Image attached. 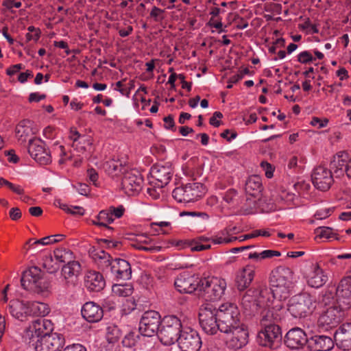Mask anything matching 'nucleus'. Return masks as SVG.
<instances>
[{
    "label": "nucleus",
    "instance_id": "e433bc0d",
    "mask_svg": "<svg viewBox=\"0 0 351 351\" xmlns=\"http://www.w3.org/2000/svg\"><path fill=\"white\" fill-rule=\"evenodd\" d=\"M245 190L250 195L256 196L262 190L261 177L256 175L250 176L245 182Z\"/></svg>",
    "mask_w": 351,
    "mask_h": 351
},
{
    "label": "nucleus",
    "instance_id": "473e14b6",
    "mask_svg": "<svg viewBox=\"0 0 351 351\" xmlns=\"http://www.w3.org/2000/svg\"><path fill=\"white\" fill-rule=\"evenodd\" d=\"M84 285L90 291H100L106 285L105 280L98 271H88L84 277Z\"/></svg>",
    "mask_w": 351,
    "mask_h": 351
},
{
    "label": "nucleus",
    "instance_id": "c03bdc74",
    "mask_svg": "<svg viewBox=\"0 0 351 351\" xmlns=\"http://www.w3.org/2000/svg\"><path fill=\"white\" fill-rule=\"evenodd\" d=\"M53 254L55 258L60 263L69 262L73 257L71 251L66 248H58L54 250Z\"/></svg>",
    "mask_w": 351,
    "mask_h": 351
},
{
    "label": "nucleus",
    "instance_id": "4468645a",
    "mask_svg": "<svg viewBox=\"0 0 351 351\" xmlns=\"http://www.w3.org/2000/svg\"><path fill=\"white\" fill-rule=\"evenodd\" d=\"M161 322L160 315L157 311H145L139 322V332L145 337H153L158 334Z\"/></svg>",
    "mask_w": 351,
    "mask_h": 351
},
{
    "label": "nucleus",
    "instance_id": "6e6d98bb",
    "mask_svg": "<svg viewBox=\"0 0 351 351\" xmlns=\"http://www.w3.org/2000/svg\"><path fill=\"white\" fill-rule=\"evenodd\" d=\"M237 237H232V238H223L221 236H215L211 237V241L214 244H227L231 243L232 241L237 240Z\"/></svg>",
    "mask_w": 351,
    "mask_h": 351
},
{
    "label": "nucleus",
    "instance_id": "c85d7f7f",
    "mask_svg": "<svg viewBox=\"0 0 351 351\" xmlns=\"http://www.w3.org/2000/svg\"><path fill=\"white\" fill-rule=\"evenodd\" d=\"M81 272V265L78 261H69L64 265L61 271L62 277L67 287L74 286Z\"/></svg>",
    "mask_w": 351,
    "mask_h": 351
},
{
    "label": "nucleus",
    "instance_id": "2f4dec72",
    "mask_svg": "<svg viewBox=\"0 0 351 351\" xmlns=\"http://www.w3.org/2000/svg\"><path fill=\"white\" fill-rule=\"evenodd\" d=\"M307 346L312 351H328L333 348L334 341L326 335H314L308 339Z\"/></svg>",
    "mask_w": 351,
    "mask_h": 351
},
{
    "label": "nucleus",
    "instance_id": "864d4df0",
    "mask_svg": "<svg viewBox=\"0 0 351 351\" xmlns=\"http://www.w3.org/2000/svg\"><path fill=\"white\" fill-rule=\"evenodd\" d=\"M132 245L136 249H138L139 250L147 251V252H159L161 249V247H158V246H149V247L145 246L144 244H143L138 240L136 241V243H134Z\"/></svg>",
    "mask_w": 351,
    "mask_h": 351
},
{
    "label": "nucleus",
    "instance_id": "72a5a7b5",
    "mask_svg": "<svg viewBox=\"0 0 351 351\" xmlns=\"http://www.w3.org/2000/svg\"><path fill=\"white\" fill-rule=\"evenodd\" d=\"M8 309L12 317L20 321H25L29 316V302L19 300H10Z\"/></svg>",
    "mask_w": 351,
    "mask_h": 351
},
{
    "label": "nucleus",
    "instance_id": "2eb2a0df",
    "mask_svg": "<svg viewBox=\"0 0 351 351\" xmlns=\"http://www.w3.org/2000/svg\"><path fill=\"white\" fill-rule=\"evenodd\" d=\"M202 279L197 274L184 271L177 276L174 285L179 292L192 293L196 290L199 291Z\"/></svg>",
    "mask_w": 351,
    "mask_h": 351
},
{
    "label": "nucleus",
    "instance_id": "f257e3e1",
    "mask_svg": "<svg viewBox=\"0 0 351 351\" xmlns=\"http://www.w3.org/2000/svg\"><path fill=\"white\" fill-rule=\"evenodd\" d=\"M293 273L286 267H278L271 271L269 282L271 286L272 297L282 300L287 299L293 287Z\"/></svg>",
    "mask_w": 351,
    "mask_h": 351
},
{
    "label": "nucleus",
    "instance_id": "1a4fd4ad",
    "mask_svg": "<svg viewBox=\"0 0 351 351\" xmlns=\"http://www.w3.org/2000/svg\"><path fill=\"white\" fill-rule=\"evenodd\" d=\"M199 321L202 330L207 334L214 335L218 330L221 331L217 308L210 304L200 308Z\"/></svg>",
    "mask_w": 351,
    "mask_h": 351
},
{
    "label": "nucleus",
    "instance_id": "c9c22d12",
    "mask_svg": "<svg viewBox=\"0 0 351 351\" xmlns=\"http://www.w3.org/2000/svg\"><path fill=\"white\" fill-rule=\"evenodd\" d=\"M105 171L112 177H119L125 173L128 167L119 160H110L104 165Z\"/></svg>",
    "mask_w": 351,
    "mask_h": 351
},
{
    "label": "nucleus",
    "instance_id": "5fc2aeb1",
    "mask_svg": "<svg viewBox=\"0 0 351 351\" xmlns=\"http://www.w3.org/2000/svg\"><path fill=\"white\" fill-rule=\"evenodd\" d=\"M328 123V120L327 119H322L317 117H314L312 118L310 124L312 126L317 128V129H320L326 127Z\"/></svg>",
    "mask_w": 351,
    "mask_h": 351
},
{
    "label": "nucleus",
    "instance_id": "58836bf2",
    "mask_svg": "<svg viewBox=\"0 0 351 351\" xmlns=\"http://www.w3.org/2000/svg\"><path fill=\"white\" fill-rule=\"evenodd\" d=\"M50 308L47 304L39 302H29V316L44 317L49 314Z\"/></svg>",
    "mask_w": 351,
    "mask_h": 351
},
{
    "label": "nucleus",
    "instance_id": "de8ad7c7",
    "mask_svg": "<svg viewBox=\"0 0 351 351\" xmlns=\"http://www.w3.org/2000/svg\"><path fill=\"white\" fill-rule=\"evenodd\" d=\"M60 207L63 210L73 215L82 216L85 213L84 208L78 206H68L63 204L60 205Z\"/></svg>",
    "mask_w": 351,
    "mask_h": 351
},
{
    "label": "nucleus",
    "instance_id": "7ed1b4c3",
    "mask_svg": "<svg viewBox=\"0 0 351 351\" xmlns=\"http://www.w3.org/2000/svg\"><path fill=\"white\" fill-rule=\"evenodd\" d=\"M182 324L180 319L174 315L165 316L157 334L159 340L165 346H171L178 339L181 332Z\"/></svg>",
    "mask_w": 351,
    "mask_h": 351
},
{
    "label": "nucleus",
    "instance_id": "8fccbe9b",
    "mask_svg": "<svg viewBox=\"0 0 351 351\" xmlns=\"http://www.w3.org/2000/svg\"><path fill=\"white\" fill-rule=\"evenodd\" d=\"M318 24L319 23H301L299 27L300 29L305 31L306 34H317L319 32Z\"/></svg>",
    "mask_w": 351,
    "mask_h": 351
},
{
    "label": "nucleus",
    "instance_id": "20e7f679",
    "mask_svg": "<svg viewBox=\"0 0 351 351\" xmlns=\"http://www.w3.org/2000/svg\"><path fill=\"white\" fill-rule=\"evenodd\" d=\"M346 307L341 304H333L326 308L317 319V327L322 330H328L336 327L346 315Z\"/></svg>",
    "mask_w": 351,
    "mask_h": 351
},
{
    "label": "nucleus",
    "instance_id": "aec40b11",
    "mask_svg": "<svg viewBox=\"0 0 351 351\" xmlns=\"http://www.w3.org/2000/svg\"><path fill=\"white\" fill-rule=\"evenodd\" d=\"M143 182V177L138 171L128 169L122 178V189L128 195H134L141 191Z\"/></svg>",
    "mask_w": 351,
    "mask_h": 351
},
{
    "label": "nucleus",
    "instance_id": "79ce46f5",
    "mask_svg": "<svg viewBox=\"0 0 351 351\" xmlns=\"http://www.w3.org/2000/svg\"><path fill=\"white\" fill-rule=\"evenodd\" d=\"M99 218L100 219L99 227H104L108 232H111L113 228L108 226L112 223L114 219L111 216L108 210H103L99 213Z\"/></svg>",
    "mask_w": 351,
    "mask_h": 351
},
{
    "label": "nucleus",
    "instance_id": "338daca9",
    "mask_svg": "<svg viewBox=\"0 0 351 351\" xmlns=\"http://www.w3.org/2000/svg\"><path fill=\"white\" fill-rule=\"evenodd\" d=\"M237 191L234 190V189H229L228 191H227L224 195H223V200L225 202H226L227 203L230 204L231 202H232L234 198L236 197L237 195Z\"/></svg>",
    "mask_w": 351,
    "mask_h": 351
},
{
    "label": "nucleus",
    "instance_id": "4d7b16f0",
    "mask_svg": "<svg viewBox=\"0 0 351 351\" xmlns=\"http://www.w3.org/2000/svg\"><path fill=\"white\" fill-rule=\"evenodd\" d=\"M287 167L289 169L293 170V172L300 171L301 166L298 164V158L297 156H293L290 158L287 164Z\"/></svg>",
    "mask_w": 351,
    "mask_h": 351
},
{
    "label": "nucleus",
    "instance_id": "ea45409f",
    "mask_svg": "<svg viewBox=\"0 0 351 351\" xmlns=\"http://www.w3.org/2000/svg\"><path fill=\"white\" fill-rule=\"evenodd\" d=\"M73 147L78 152L85 155V158H88L92 150V142L88 137L82 138V140L73 145Z\"/></svg>",
    "mask_w": 351,
    "mask_h": 351
},
{
    "label": "nucleus",
    "instance_id": "f03ea898",
    "mask_svg": "<svg viewBox=\"0 0 351 351\" xmlns=\"http://www.w3.org/2000/svg\"><path fill=\"white\" fill-rule=\"evenodd\" d=\"M287 311L295 319H302L311 315L316 308L314 296L303 292L292 296L287 302Z\"/></svg>",
    "mask_w": 351,
    "mask_h": 351
},
{
    "label": "nucleus",
    "instance_id": "6ab92c4d",
    "mask_svg": "<svg viewBox=\"0 0 351 351\" xmlns=\"http://www.w3.org/2000/svg\"><path fill=\"white\" fill-rule=\"evenodd\" d=\"M53 328V324L49 319H37L25 330V338L29 339V343H31L35 339L51 335Z\"/></svg>",
    "mask_w": 351,
    "mask_h": 351
},
{
    "label": "nucleus",
    "instance_id": "bf43d9fd",
    "mask_svg": "<svg viewBox=\"0 0 351 351\" xmlns=\"http://www.w3.org/2000/svg\"><path fill=\"white\" fill-rule=\"evenodd\" d=\"M332 212V209L330 208H322L318 210L315 214V217L317 219H323L329 217Z\"/></svg>",
    "mask_w": 351,
    "mask_h": 351
},
{
    "label": "nucleus",
    "instance_id": "13d9d810",
    "mask_svg": "<svg viewBox=\"0 0 351 351\" xmlns=\"http://www.w3.org/2000/svg\"><path fill=\"white\" fill-rule=\"evenodd\" d=\"M314 58L311 53L307 51H304L298 56V60L302 64L312 62Z\"/></svg>",
    "mask_w": 351,
    "mask_h": 351
},
{
    "label": "nucleus",
    "instance_id": "f8f14e48",
    "mask_svg": "<svg viewBox=\"0 0 351 351\" xmlns=\"http://www.w3.org/2000/svg\"><path fill=\"white\" fill-rule=\"evenodd\" d=\"M223 332L228 335L226 344L232 349H241L248 342V330L246 326L242 322L230 326L226 332Z\"/></svg>",
    "mask_w": 351,
    "mask_h": 351
},
{
    "label": "nucleus",
    "instance_id": "39448f33",
    "mask_svg": "<svg viewBox=\"0 0 351 351\" xmlns=\"http://www.w3.org/2000/svg\"><path fill=\"white\" fill-rule=\"evenodd\" d=\"M268 296H271V291L266 287L249 289L241 298V305L245 311H254L265 306Z\"/></svg>",
    "mask_w": 351,
    "mask_h": 351
},
{
    "label": "nucleus",
    "instance_id": "0e129e2a",
    "mask_svg": "<svg viewBox=\"0 0 351 351\" xmlns=\"http://www.w3.org/2000/svg\"><path fill=\"white\" fill-rule=\"evenodd\" d=\"M87 176L89 180L95 186H98V184L97 182V180L99 178V175L95 169H94L93 168L88 169L87 170Z\"/></svg>",
    "mask_w": 351,
    "mask_h": 351
},
{
    "label": "nucleus",
    "instance_id": "bb28decb",
    "mask_svg": "<svg viewBox=\"0 0 351 351\" xmlns=\"http://www.w3.org/2000/svg\"><path fill=\"white\" fill-rule=\"evenodd\" d=\"M306 333L300 328L291 329L286 335L285 343L291 349H300L308 343Z\"/></svg>",
    "mask_w": 351,
    "mask_h": 351
},
{
    "label": "nucleus",
    "instance_id": "69168bd1",
    "mask_svg": "<svg viewBox=\"0 0 351 351\" xmlns=\"http://www.w3.org/2000/svg\"><path fill=\"white\" fill-rule=\"evenodd\" d=\"M77 192L82 195H88L90 192L89 186L86 184L78 183L75 186Z\"/></svg>",
    "mask_w": 351,
    "mask_h": 351
},
{
    "label": "nucleus",
    "instance_id": "052dcab7",
    "mask_svg": "<svg viewBox=\"0 0 351 351\" xmlns=\"http://www.w3.org/2000/svg\"><path fill=\"white\" fill-rule=\"evenodd\" d=\"M108 211L110 213V215L112 217L114 216L116 218H120L123 216L125 208L123 206H119L117 208L110 206L108 209Z\"/></svg>",
    "mask_w": 351,
    "mask_h": 351
},
{
    "label": "nucleus",
    "instance_id": "4c0bfd02",
    "mask_svg": "<svg viewBox=\"0 0 351 351\" xmlns=\"http://www.w3.org/2000/svg\"><path fill=\"white\" fill-rule=\"evenodd\" d=\"M348 161L343 158V154L337 155L334 157L333 160L330 163L331 171L335 175L336 177H340L346 173V167Z\"/></svg>",
    "mask_w": 351,
    "mask_h": 351
},
{
    "label": "nucleus",
    "instance_id": "9b49d317",
    "mask_svg": "<svg viewBox=\"0 0 351 351\" xmlns=\"http://www.w3.org/2000/svg\"><path fill=\"white\" fill-rule=\"evenodd\" d=\"M203 185L199 182L188 183L176 187L172 192L173 197L180 203L198 200L202 195Z\"/></svg>",
    "mask_w": 351,
    "mask_h": 351
},
{
    "label": "nucleus",
    "instance_id": "a211bd4d",
    "mask_svg": "<svg viewBox=\"0 0 351 351\" xmlns=\"http://www.w3.org/2000/svg\"><path fill=\"white\" fill-rule=\"evenodd\" d=\"M31 343L36 351H60V348L64 344V338L62 335L53 332L44 335Z\"/></svg>",
    "mask_w": 351,
    "mask_h": 351
},
{
    "label": "nucleus",
    "instance_id": "603ef678",
    "mask_svg": "<svg viewBox=\"0 0 351 351\" xmlns=\"http://www.w3.org/2000/svg\"><path fill=\"white\" fill-rule=\"evenodd\" d=\"M295 194L291 192L287 191L286 190H283L280 192L279 197L282 201L285 202L287 204H290L293 202L295 198Z\"/></svg>",
    "mask_w": 351,
    "mask_h": 351
},
{
    "label": "nucleus",
    "instance_id": "f704fd0d",
    "mask_svg": "<svg viewBox=\"0 0 351 351\" xmlns=\"http://www.w3.org/2000/svg\"><path fill=\"white\" fill-rule=\"evenodd\" d=\"M92 257L98 267L108 274L114 259L105 251L98 249L92 252Z\"/></svg>",
    "mask_w": 351,
    "mask_h": 351
},
{
    "label": "nucleus",
    "instance_id": "774afa93",
    "mask_svg": "<svg viewBox=\"0 0 351 351\" xmlns=\"http://www.w3.org/2000/svg\"><path fill=\"white\" fill-rule=\"evenodd\" d=\"M62 351H86V349L81 344H73L66 346Z\"/></svg>",
    "mask_w": 351,
    "mask_h": 351
},
{
    "label": "nucleus",
    "instance_id": "5701e85b",
    "mask_svg": "<svg viewBox=\"0 0 351 351\" xmlns=\"http://www.w3.org/2000/svg\"><path fill=\"white\" fill-rule=\"evenodd\" d=\"M311 178L315 187L323 191L329 189L333 181L332 171L322 166L314 169Z\"/></svg>",
    "mask_w": 351,
    "mask_h": 351
},
{
    "label": "nucleus",
    "instance_id": "09e8293b",
    "mask_svg": "<svg viewBox=\"0 0 351 351\" xmlns=\"http://www.w3.org/2000/svg\"><path fill=\"white\" fill-rule=\"evenodd\" d=\"M0 185H5L8 188H9L12 192L18 194L23 195L24 193V189L20 185L12 184V182L8 181L7 180L1 178L0 179Z\"/></svg>",
    "mask_w": 351,
    "mask_h": 351
},
{
    "label": "nucleus",
    "instance_id": "a19ab883",
    "mask_svg": "<svg viewBox=\"0 0 351 351\" xmlns=\"http://www.w3.org/2000/svg\"><path fill=\"white\" fill-rule=\"evenodd\" d=\"M112 293L119 297H128L134 291L133 286L130 283L115 284L112 287Z\"/></svg>",
    "mask_w": 351,
    "mask_h": 351
},
{
    "label": "nucleus",
    "instance_id": "a18cd8bd",
    "mask_svg": "<svg viewBox=\"0 0 351 351\" xmlns=\"http://www.w3.org/2000/svg\"><path fill=\"white\" fill-rule=\"evenodd\" d=\"M106 330V338L109 343H114L121 338V332L117 326H109Z\"/></svg>",
    "mask_w": 351,
    "mask_h": 351
},
{
    "label": "nucleus",
    "instance_id": "ddd939ff",
    "mask_svg": "<svg viewBox=\"0 0 351 351\" xmlns=\"http://www.w3.org/2000/svg\"><path fill=\"white\" fill-rule=\"evenodd\" d=\"M304 278L308 286L319 288L328 281V275L317 263H307L302 271Z\"/></svg>",
    "mask_w": 351,
    "mask_h": 351
},
{
    "label": "nucleus",
    "instance_id": "37998d69",
    "mask_svg": "<svg viewBox=\"0 0 351 351\" xmlns=\"http://www.w3.org/2000/svg\"><path fill=\"white\" fill-rule=\"evenodd\" d=\"M56 243V239L53 236H47L43 237L40 239L35 240L34 239H29L27 242L26 245H29V248H34L35 246L41 245H47Z\"/></svg>",
    "mask_w": 351,
    "mask_h": 351
},
{
    "label": "nucleus",
    "instance_id": "f3484780",
    "mask_svg": "<svg viewBox=\"0 0 351 351\" xmlns=\"http://www.w3.org/2000/svg\"><path fill=\"white\" fill-rule=\"evenodd\" d=\"M177 342L182 351H199L202 346L198 332L191 328L181 330Z\"/></svg>",
    "mask_w": 351,
    "mask_h": 351
},
{
    "label": "nucleus",
    "instance_id": "b1692460",
    "mask_svg": "<svg viewBox=\"0 0 351 351\" xmlns=\"http://www.w3.org/2000/svg\"><path fill=\"white\" fill-rule=\"evenodd\" d=\"M37 131V129L34 127V123L32 121L24 119L20 121L16 126V137L20 144H24L27 141L29 144L30 141L36 139L34 137V135Z\"/></svg>",
    "mask_w": 351,
    "mask_h": 351
},
{
    "label": "nucleus",
    "instance_id": "e2e57ef3",
    "mask_svg": "<svg viewBox=\"0 0 351 351\" xmlns=\"http://www.w3.org/2000/svg\"><path fill=\"white\" fill-rule=\"evenodd\" d=\"M163 121L165 122V125H164L165 128H166L167 130H171L173 131L176 130L175 122H174L173 115L169 114V115L164 117Z\"/></svg>",
    "mask_w": 351,
    "mask_h": 351
},
{
    "label": "nucleus",
    "instance_id": "49530a36",
    "mask_svg": "<svg viewBox=\"0 0 351 351\" xmlns=\"http://www.w3.org/2000/svg\"><path fill=\"white\" fill-rule=\"evenodd\" d=\"M316 233L320 238L338 239L337 232L330 227H319L316 229Z\"/></svg>",
    "mask_w": 351,
    "mask_h": 351
},
{
    "label": "nucleus",
    "instance_id": "dca6fc26",
    "mask_svg": "<svg viewBox=\"0 0 351 351\" xmlns=\"http://www.w3.org/2000/svg\"><path fill=\"white\" fill-rule=\"evenodd\" d=\"M264 328L258 335L261 346L274 349L282 339L281 330L276 324L262 326Z\"/></svg>",
    "mask_w": 351,
    "mask_h": 351
},
{
    "label": "nucleus",
    "instance_id": "0eeeda50",
    "mask_svg": "<svg viewBox=\"0 0 351 351\" xmlns=\"http://www.w3.org/2000/svg\"><path fill=\"white\" fill-rule=\"evenodd\" d=\"M227 287L226 280L221 278L211 277L202 279L199 291L208 300H219L225 293Z\"/></svg>",
    "mask_w": 351,
    "mask_h": 351
},
{
    "label": "nucleus",
    "instance_id": "393cba45",
    "mask_svg": "<svg viewBox=\"0 0 351 351\" xmlns=\"http://www.w3.org/2000/svg\"><path fill=\"white\" fill-rule=\"evenodd\" d=\"M256 268L253 265H246L238 270L235 277L236 286L240 291L250 287L255 276Z\"/></svg>",
    "mask_w": 351,
    "mask_h": 351
},
{
    "label": "nucleus",
    "instance_id": "6e6552de",
    "mask_svg": "<svg viewBox=\"0 0 351 351\" xmlns=\"http://www.w3.org/2000/svg\"><path fill=\"white\" fill-rule=\"evenodd\" d=\"M42 276V271L38 267H32L23 272L21 280V286L26 290L43 292L48 285Z\"/></svg>",
    "mask_w": 351,
    "mask_h": 351
},
{
    "label": "nucleus",
    "instance_id": "3c124183",
    "mask_svg": "<svg viewBox=\"0 0 351 351\" xmlns=\"http://www.w3.org/2000/svg\"><path fill=\"white\" fill-rule=\"evenodd\" d=\"M53 152L57 153L58 156H60L59 163L63 164L65 162L66 158L65 156H66V153L64 149V147L63 145H59V144H54L53 145Z\"/></svg>",
    "mask_w": 351,
    "mask_h": 351
},
{
    "label": "nucleus",
    "instance_id": "412c9836",
    "mask_svg": "<svg viewBox=\"0 0 351 351\" xmlns=\"http://www.w3.org/2000/svg\"><path fill=\"white\" fill-rule=\"evenodd\" d=\"M28 152L32 158L41 165H47L51 162V152L46 148L45 142L40 138L30 141Z\"/></svg>",
    "mask_w": 351,
    "mask_h": 351
},
{
    "label": "nucleus",
    "instance_id": "cd10ccee",
    "mask_svg": "<svg viewBox=\"0 0 351 351\" xmlns=\"http://www.w3.org/2000/svg\"><path fill=\"white\" fill-rule=\"evenodd\" d=\"M337 303H343L344 307L349 308L351 303V276L343 278L336 289Z\"/></svg>",
    "mask_w": 351,
    "mask_h": 351
},
{
    "label": "nucleus",
    "instance_id": "c756f323",
    "mask_svg": "<svg viewBox=\"0 0 351 351\" xmlns=\"http://www.w3.org/2000/svg\"><path fill=\"white\" fill-rule=\"evenodd\" d=\"M81 313L83 318L90 323L98 322L104 316L102 308L93 302H86L82 306Z\"/></svg>",
    "mask_w": 351,
    "mask_h": 351
},
{
    "label": "nucleus",
    "instance_id": "9d476101",
    "mask_svg": "<svg viewBox=\"0 0 351 351\" xmlns=\"http://www.w3.org/2000/svg\"><path fill=\"white\" fill-rule=\"evenodd\" d=\"M281 301L276 298L271 301L270 296H268V300L261 313L262 326L277 324L282 319L284 315V306Z\"/></svg>",
    "mask_w": 351,
    "mask_h": 351
},
{
    "label": "nucleus",
    "instance_id": "a878e982",
    "mask_svg": "<svg viewBox=\"0 0 351 351\" xmlns=\"http://www.w3.org/2000/svg\"><path fill=\"white\" fill-rule=\"evenodd\" d=\"M152 177L156 180L155 184L159 189L163 188L171 180L173 170L170 165H155L150 170Z\"/></svg>",
    "mask_w": 351,
    "mask_h": 351
},
{
    "label": "nucleus",
    "instance_id": "423d86ee",
    "mask_svg": "<svg viewBox=\"0 0 351 351\" xmlns=\"http://www.w3.org/2000/svg\"><path fill=\"white\" fill-rule=\"evenodd\" d=\"M217 311L221 332H226L230 326L241 322L240 311L234 303H224L217 309Z\"/></svg>",
    "mask_w": 351,
    "mask_h": 351
},
{
    "label": "nucleus",
    "instance_id": "680f3d73",
    "mask_svg": "<svg viewBox=\"0 0 351 351\" xmlns=\"http://www.w3.org/2000/svg\"><path fill=\"white\" fill-rule=\"evenodd\" d=\"M223 117V114L221 112L216 111L213 113V116L210 118L209 123L214 127H219L221 124V122L219 119Z\"/></svg>",
    "mask_w": 351,
    "mask_h": 351
},
{
    "label": "nucleus",
    "instance_id": "4be33fe9",
    "mask_svg": "<svg viewBox=\"0 0 351 351\" xmlns=\"http://www.w3.org/2000/svg\"><path fill=\"white\" fill-rule=\"evenodd\" d=\"M107 275L116 280H129L132 276L131 265L126 260L115 258Z\"/></svg>",
    "mask_w": 351,
    "mask_h": 351
},
{
    "label": "nucleus",
    "instance_id": "7c9ffc66",
    "mask_svg": "<svg viewBox=\"0 0 351 351\" xmlns=\"http://www.w3.org/2000/svg\"><path fill=\"white\" fill-rule=\"evenodd\" d=\"M337 345L344 350L351 349V323L342 324L335 333Z\"/></svg>",
    "mask_w": 351,
    "mask_h": 351
}]
</instances>
